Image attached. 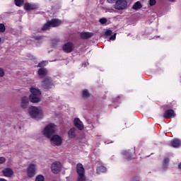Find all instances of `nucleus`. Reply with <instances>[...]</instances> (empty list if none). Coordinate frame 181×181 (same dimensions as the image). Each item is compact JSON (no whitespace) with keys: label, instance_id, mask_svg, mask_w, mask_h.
Instances as JSON below:
<instances>
[{"label":"nucleus","instance_id":"f257e3e1","mask_svg":"<svg viewBox=\"0 0 181 181\" xmlns=\"http://www.w3.org/2000/svg\"><path fill=\"white\" fill-rule=\"evenodd\" d=\"M28 114L31 118L39 121L45 118V112L40 107L32 106L28 108Z\"/></svg>","mask_w":181,"mask_h":181},{"label":"nucleus","instance_id":"f03ea898","mask_svg":"<svg viewBox=\"0 0 181 181\" xmlns=\"http://www.w3.org/2000/svg\"><path fill=\"white\" fill-rule=\"evenodd\" d=\"M30 91L31 93V95L29 96L30 103H40L42 100V93L40 90L36 88L31 87Z\"/></svg>","mask_w":181,"mask_h":181},{"label":"nucleus","instance_id":"7ed1b4c3","mask_svg":"<svg viewBox=\"0 0 181 181\" xmlns=\"http://www.w3.org/2000/svg\"><path fill=\"white\" fill-rule=\"evenodd\" d=\"M57 131V126L56 124L51 123L47 125L43 131V134L47 138H51L53 134Z\"/></svg>","mask_w":181,"mask_h":181},{"label":"nucleus","instance_id":"20e7f679","mask_svg":"<svg viewBox=\"0 0 181 181\" xmlns=\"http://www.w3.org/2000/svg\"><path fill=\"white\" fill-rule=\"evenodd\" d=\"M62 25V21L57 19V18H54L52 19L50 21L47 22L42 29L43 30H49L50 28H57V26H60Z\"/></svg>","mask_w":181,"mask_h":181},{"label":"nucleus","instance_id":"39448f33","mask_svg":"<svg viewBox=\"0 0 181 181\" xmlns=\"http://www.w3.org/2000/svg\"><path fill=\"white\" fill-rule=\"evenodd\" d=\"M127 6H128V1L127 0H117L113 5L114 9L117 11H124L127 9Z\"/></svg>","mask_w":181,"mask_h":181},{"label":"nucleus","instance_id":"423d86ee","mask_svg":"<svg viewBox=\"0 0 181 181\" xmlns=\"http://www.w3.org/2000/svg\"><path fill=\"white\" fill-rule=\"evenodd\" d=\"M49 139L52 146H60L63 144V139L59 135H53Z\"/></svg>","mask_w":181,"mask_h":181},{"label":"nucleus","instance_id":"0eeeda50","mask_svg":"<svg viewBox=\"0 0 181 181\" xmlns=\"http://www.w3.org/2000/svg\"><path fill=\"white\" fill-rule=\"evenodd\" d=\"M51 170L52 173H59V172L62 170V163L59 161L54 162L51 165Z\"/></svg>","mask_w":181,"mask_h":181},{"label":"nucleus","instance_id":"6e6552de","mask_svg":"<svg viewBox=\"0 0 181 181\" xmlns=\"http://www.w3.org/2000/svg\"><path fill=\"white\" fill-rule=\"evenodd\" d=\"M27 175L28 177H33L36 175V165L35 164H30L27 169Z\"/></svg>","mask_w":181,"mask_h":181},{"label":"nucleus","instance_id":"1a4fd4ad","mask_svg":"<svg viewBox=\"0 0 181 181\" xmlns=\"http://www.w3.org/2000/svg\"><path fill=\"white\" fill-rule=\"evenodd\" d=\"M62 50H64L65 53H71V52L74 50V45L71 42H66L63 45Z\"/></svg>","mask_w":181,"mask_h":181},{"label":"nucleus","instance_id":"9d476101","mask_svg":"<svg viewBox=\"0 0 181 181\" xmlns=\"http://www.w3.org/2000/svg\"><path fill=\"white\" fill-rule=\"evenodd\" d=\"M39 6L35 4L25 3L24 5V9L25 11H33L35 9H37Z\"/></svg>","mask_w":181,"mask_h":181},{"label":"nucleus","instance_id":"9b49d317","mask_svg":"<svg viewBox=\"0 0 181 181\" xmlns=\"http://www.w3.org/2000/svg\"><path fill=\"white\" fill-rule=\"evenodd\" d=\"M74 124L76 128L79 129V131H83L84 129V124H83V122L80 120L78 118H75L74 120Z\"/></svg>","mask_w":181,"mask_h":181},{"label":"nucleus","instance_id":"f8f14e48","mask_svg":"<svg viewBox=\"0 0 181 181\" xmlns=\"http://www.w3.org/2000/svg\"><path fill=\"white\" fill-rule=\"evenodd\" d=\"M44 88H50L53 83H52V78L50 77H47L42 82Z\"/></svg>","mask_w":181,"mask_h":181},{"label":"nucleus","instance_id":"ddd939ff","mask_svg":"<svg viewBox=\"0 0 181 181\" xmlns=\"http://www.w3.org/2000/svg\"><path fill=\"white\" fill-rule=\"evenodd\" d=\"M76 173H78V175H86V170L84 169L83 164L78 163L76 165Z\"/></svg>","mask_w":181,"mask_h":181},{"label":"nucleus","instance_id":"4468645a","mask_svg":"<svg viewBox=\"0 0 181 181\" xmlns=\"http://www.w3.org/2000/svg\"><path fill=\"white\" fill-rule=\"evenodd\" d=\"M28 104H29V98H28L27 96L23 97L21 98V108L26 110V108H28Z\"/></svg>","mask_w":181,"mask_h":181},{"label":"nucleus","instance_id":"2eb2a0df","mask_svg":"<svg viewBox=\"0 0 181 181\" xmlns=\"http://www.w3.org/2000/svg\"><path fill=\"white\" fill-rule=\"evenodd\" d=\"M81 39L87 40L90 39V37H93L94 36V33L90 32H82L80 34Z\"/></svg>","mask_w":181,"mask_h":181},{"label":"nucleus","instance_id":"dca6fc26","mask_svg":"<svg viewBox=\"0 0 181 181\" xmlns=\"http://www.w3.org/2000/svg\"><path fill=\"white\" fill-rule=\"evenodd\" d=\"M175 117V111L173 110H166L164 113V118L169 119L170 118H173Z\"/></svg>","mask_w":181,"mask_h":181},{"label":"nucleus","instance_id":"f3484780","mask_svg":"<svg viewBox=\"0 0 181 181\" xmlns=\"http://www.w3.org/2000/svg\"><path fill=\"white\" fill-rule=\"evenodd\" d=\"M3 175L6 177H11L13 175V170L11 168H6L3 170Z\"/></svg>","mask_w":181,"mask_h":181},{"label":"nucleus","instance_id":"a211bd4d","mask_svg":"<svg viewBox=\"0 0 181 181\" xmlns=\"http://www.w3.org/2000/svg\"><path fill=\"white\" fill-rule=\"evenodd\" d=\"M37 74L40 77H45V76L47 75V69L45 68H40L38 69Z\"/></svg>","mask_w":181,"mask_h":181},{"label":"nucleus","instance_id":"6ab92c4d","mask_svg":"<svg viewBox=\"0 0 181 181\" xmlns=\"http://www.w3.org/2000/svg\"><path fill=\"white\" fill-rule=\"evenodd\" d=\"M180 145H181V141L177 139H174L171 141V146H173V148H179Z\"/></svg>","mask_w":181,"mask_h":181},{"label":"nucleus","instance_id":"aec40b11","mask_svg":"<svg viewBox=\"0 0 181 181\" xmlns=\"http://www.w3.org/2000/svg\"><path fill=\"white\" fill-rule=\"evenodd\" d=\"M68 136L71 139L76 136V128H71L68 131Z\"/></svg>","mask_w":181,"mask_h":181},{"label":"nucleus","instance_id":"412c9836","mask_svg":"<svg viewBox=\"0 0 181 181\" xmlns=\"http://www.w3.org/2000/svg\"><path fill=\"white\" fill-rule=\"evenodd\" d=\"M141 8H142V4H141V1H136L132 6V9H134L135 11H139Z\"/></svg>","mask_w":181,"mask_h":181},{"label":"nucleus","instance_id":"4be33fe9","mask_svg":"<svg viewBox=\"0 0 181 181\" xmlns=\"http://www.w3.org/2000/svg\"><path fill=\"white\" fill-rule=\"evenodd\" d=\"M96 172L98 175H100V173H104V172H107V168L103 165L98 167L96 170Z\"/></svg>","mask_w":181,"mask_h":181},{"label":"nucleus","instance_id":"5701e85b","mask_svg":"<svg viewBox=\"0 0 181 181\" xmlns=\"http://www.w3.org/2000/svg\"><path fill=\"white\" fill-rule=\"evenodd\" d=\"M90 92H88V90H83L82 92V97L83 98H88L90 97Z\"/></svg>","mask_w":181,"mask_h":181},{"label":"nucleus","instance_id":"b1692460","mask_svg":"<svg viewBox=\"0 0 181 181\" xmlns=\"http://www.w3.org/2000/svg\"><path fill=\"white\" fill-rule=\"evenodd\" d=\"M76 181H86V175H78Z\"/></svg>","mask_w":181,"mask_h":181},{"label":"nucleus","instance_id":"393cba45","mask_svg":"<svg viewBox=\"0 0 181 181\" xmlns=\"http://www.w3.org/2000/svg\"><path fill=\"white\" fill-rule=\"evenodd\" d=\"M35 181H45V177L42 175H37L35 177Z\"/></svg>","mask_w":181,"mask_h":181},{"label":"nucleus","instance_id":"a878e982","mask_svg":"<svg viewBox=\"0 0 181 181\" xmlns=\"http://www.w3.org/2000/svg\"><path fill=\"white\" fill-rule=\"evenodd\" d=\"M16 2V6H22L23 4V0H14Z\"/></svg>","mask_w":181,"mask_h":181},{"label":"nucleus","instance_id":"bb28decb","mask_svg":"<svg viewBox=\"0 0 181 181\" xmlns=\"http://www.w3.org/2000/svg\"><path fill=\"white\" fill-rule=\"evenodd\" d=\"M46 64H47V61H42L40 63L38 64L37 67H45V66H46Z\"/></svg>","mask_w":181,"mask_h":181},{"label":"nucleus","instance_id":"cd10ccee","mask_svg":"<svg viewBox=\"0 0 181 181\" xmlns=\"http://www.w3.org/2000/svg\"><path fill=\"white\" fill-rule=\"evenodd\" d=\"M99 22H100V23H101V25H104V24L107 23V22H108V20H107V18H103L99 20Z\"/></svg>","mask_w":181,"mask_h":181},{"label":"nucleus","instance_id":"c85d7f7f","mask_svg":"<svg viewBox=\"0 0 181 181\" xmlns=\"http://www.w3.org/2000/svg\"><path fill=\"white\" fill-rule=\"evenodd\" d=\"M169 162H170V160L169 158H165L163 161V166L164 168H166V166H168V165H169Z\"/></svg>","mask_w":181,"mask_h":181},{"label":"nucleus","instance_id":"c756f323","mask_svg":"<svg viewBox=\"0 0 181 181\" xmlns=\"http://www.w3.org/2000/svg\"><path fill=\"white\" fill-rule=\"evenodd\" d=\"M105 35H106V36H111V35H112V30H107L105 32Z\"/></svg>","mask_w":181,"mask_h":181},{"label":"nucleus","instance_id":"7c9ffc66","mask_svg":"<svg viewBox=\"0 0 181 181\" xmlns=\"http://www.w3.org/2000/svg\"><path fill=\"white\" fill-rule=\"evenodd\" d=\"M6 162V158L5 157H0V165L5 163Z\"/></svg>","mask_w":181,"mask_h":181},{"label":"nucleus","instance_id":"2f4dec72","mask_svg":"<svg viewBox=\"0 0 181 181\" xmlns=\"http://www.w3.org/2000/svg\"><path fill=\"white\" fill-rule=\"evenodd\" d=\"M0 32H5V25L4 24H0Z\"/></svg>","mask_w":181,"mask_h":181},{"label":"nucleus","instance_id":"473e14b6","mask_svg":"<svg viewBox=\"0 0 181 181\" xmlns=\"http://www.w3.org/2000/svg\"><path fill=\"white\" fill-rule=\"evenodd\" d=\"M5 76V71L2 68H0V77H4Z\"/></svg>","mask_w":181,"mask_h":181},{"label":"nucleus","instance_id":"72a5a7b5","mask_svg":"<svg viewBox=\"0 0 181 181\" xmlns=\"http://www.w3.org/2000/svg\"><path fill=\"white\" fill-rule=\"evenodd\" d=\"M156 4V0H150L151 6H153Z\"/></svg>","mask_w":181,"mask_h":181},{"label":"nucleus","instance_id":"f704fd0d","mask_svg":"<svg viewBox=\"0 0 181 181\" xmlns=\"http://www.w3.org/2000/svg\"><path fill=\"white\" fill-rule=\"evenodd\" d=\"M117 37V34H114L110 37L109 40H115V38Z\"/></svg>","mask_w":181,"mask_h":181},{"label":"nucleus","instance_id":"c9c22d12","mask_svg":"<svg viewBox=\"0 0 181 181\" xmlns=\"http://www.w3.org/2000/svg\"><path fill=\"white\" fill-rule=\"evenodd\" d=\"M118 0H107L108 4H115Z\"/></svg>","mask_w":181,"mask_h":181},{"label":"nucleus","instance_id":"e433bc0d","mask_svg":"<svg viewBox=\"0 0 181 181\" xmlns=\"http://www.w3.org/2000/svg\"><path fill=\"white\" fill-rule=\"evenodd\" d=\"M123 153H124V155H125V156H127V158H129V152L124 151Z\"/></svg>","mask_w":181,"mask_h":181},{"label":"nucleus","instance_id":"4c0bfd02","mask_svg":"<svg viewBox=\"0 0 181 181\" xmlns=\"http://www.w3.org/2000/svg\"><path fill=\"white\" fill-rule=\"evenodd\" d=\"M0 181H7V180L4 178H0Z\"/></svg>","mask_w":181,"mask_h":181},{"label":"nucleus","instance_id":"58836bf2","mask_svg":"<svg viewBox=\"0 0 181 181\" xmlns=\"http://www.w3.org/2000/svg\"><path fill=\"white\" fill-rule=\"evenodd\" d=\"M170 2H175V0H169Z\"/></svg>","mask_w":181,"mask_h":181},{"label":"nucleus","instance_id":"ea45409f","mask_svg":"<svg viewBox=\"0 0 181 181\" xmlns=\"http://www.w3.org/2000/svg\"><path fill=\"white\" fill-rule=\"evenodd\" d=\"M179 168H180V169H181V163L179 165Z\"/></svg>","mask_w":181,"mask_h":181},{"label":"nucleus","instance_id":"a19ab883","mask_svg":"<svg viewBox=\"0 0 181 181\" xmlns=\"http://www.w3.org/2000/svg\"><path fill=\"white\" fill-rule=\"evenodd\" d=\"M0 42H1V37H0Z\"/></svg>","mask_w":181,"mask_h":181}]
</instances>
